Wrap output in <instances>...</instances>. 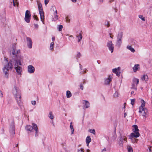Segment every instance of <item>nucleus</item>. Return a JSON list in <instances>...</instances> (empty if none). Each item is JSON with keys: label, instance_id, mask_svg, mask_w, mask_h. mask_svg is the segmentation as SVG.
Returning <instances> with one entry per match:
<instances>
[{"label": "nucleus", "instance_id": "nucleus-9", "mask_svg": "<svg viewBox=\"0 0 152 152\" xmlns=\"http://www.w3.org/2000/svg\"><path fill=\"white\" fill-rule=\"evenodd\" d=\"M6 64L4 65V66H6V68L9 69H12L13 67V64L12 61H10L9 63L7 59L4 60Z\"/></svg>", "mask_w": 152, "mask_h": 152}, {"label": "nucleus", "instance_id": "nucleus-35", "mask_svg": "<svg viewBox=\"0 0 152 152\" xmlns=\"http://www.w3.org/2000/svg\"><path fill=\"white\" fill-rule=\"evenodd\" d=\"M17 0H13V5L14 6H15L16 5H17V6H18V3L17 1Z\"/></svg>", "mask_w": 152, "mask_h": 152}, {"label": "nucleus", "instance_id": "nucleus-34", "mask_svg": "<svg viewBox=\"0 0 152 152\" xmlns=\"http://www.w3.org/2000/svg\"><path fill=\"white\" fill-rule=\"evenodd\" d=\"M135 137H133L132 140V139H131L132 142L133 143H136L137 142L138 140L137 139H135Z\"/></svg>", "mask_w": 152, "mask_h": 152}, {"label": "nucleus", "instance_id": "nucleus-26", "mask_svg": "<svg viewBox=\"0 0 152 152\" xmlns=\"http://www.w3.org/2000/svg\"><path fill=\"white\" fill-rule=\"evenodd\" d=\"M127 48L130 50L132 52L134 53L135 52V50L131 46H127Z\"/></svg>", "mask_w": 152, "mask_h": 152}, {"label": "nucleus", "instance_id": "nucleus-17", "mask_svg": "<svg viewBox=\"0 0 152 152\" xmlns=\"http://www.w3.org/2000/svg\"><path fill=\"white\" fill-rule=\"evenodd\" d=\"M35 68L31 65H29L28 67V71L30 73H32L34 72Z\"/></svg>", "mask_w": 152, "mask_h": 152}, {"label": "nucleus", "instance_id": "nucleus-19", "mask_svg": "<svg viewBox=\"0 0 152 152\" xmlns=\"http://www.w3.org/2000/svg\"><path fill=\"white\" fill-rule=\"evenodd\" d=\"M140 65L138 64H135L133 67V70L134 72H136L137 71H139L140 68Z\"/></svg>", "mask_w": 152, "mask_h": 152}, {"label": "nucleus", "instance_id": "nucleus-25", "mask_svg": "<svg viewBox=\"0 0 152 152\" xmlns=\"http://www.w3.org/2000/svg\"><path fill=\"white\" fill-rule=\"evenodd\" d=\"M58 16L57 15V11L56 10L55 12L54 13V18L53 19V21H55L58 19Z\"/></svg>", "mask_w": 152, "mask_h": 152}, {"label": "nucleus", "instance_id": "nucleus-29", "mask_svg": "<svg viewBox=\"0 0 152 152\" xmlns=\"http://www.w3.org/2000/svg\"><path fill=\"white\" fill-rule=\"evenodd\" d=\"M66 95L67 97L69 98L72 96V94L69 91H66Z\"/></svg>", "mask_w": 152, "mask_h": 152}, {"label": "nucleus", "instance_id": "nucleus-41", "mask_svg": "<svg viewBox=\"0 0 152 152\" xmlns=\"http://www.w3.org/2000/svg\"><path fill=\"white\" fill-rule=\"evenodd\" d=\"M78 152H84V149L80 148L78 149Z\"/></svg>", "mask_w": 152, "mask_h": 152}, {"label": "nucleus", "instance_id": "nucleus-13", "mask_svg": "<svg viewBox=\"0 0 152 152\" xmlns=\"http://www.w3.org/2000/svg\"><path fill=\"white\" fill-rule=\"evenodd\" d=\"M6 66H4L3 69V72L4 74V76L6 78H8L9 76V69L6 68Z\"/></svg>", "mask_w": 152, "mask_h": 152}, {"label": "nucleus", "instance_id": "nucleus-8", "mask_svg": "<svg viewBox=\"0 0 152 152\" xmlns=\"http://www.w3.org/2000/svg\"><path fill=\"white\" fill-rule=\"evenodd\" d=\"M31 18V14L30 12L28 10H27L25 13V20L27 23L30 22V20Z\"/></svg>", "mask_w": 152, "mask_h": 152}, {"label": "nucleus", "instance_id": "nucleus-22", "mask_svg": "<svg viewBox=\"0 0 152 152\" xmlns=\"http://www.w3.org/2000/svg\"><path fill=\"white\" fill-rule=\"evenodd\" d=\"M83 104H84L86 108H88L90 106V103L86 100H83Z\"/></svg>", "mask_w": 152, "mask_h": 152}, {"label": "nucleus", "instance_id": "nucleus-53", "mask_svg": "<svg viewBox=\"0 0 152 152\" xmlns=\"http://www.w3.org/2000/svg\"><path fill=\"white\" fill-rule=\"evenodd\" d=\"M134 93V91H132L131 92V94H133Z\"/></svg>", "mask_w": 152, "mask_h": 152}, {"label": "nucleus", "instance_id": "nucleus-52", "mask_svg": "<svg viewBox=\"0 0 152 152\" xmlns=\"http://www.w3.org/2000/svg\"><path fill=\"white\" fill-rule=\"evenodd\" d=\"M127 115V114H126V113H124V117H125Z\"/></svg>", "mask_w": 152, "mask_h": 152}, {"label": "nucleus", "instance_id": "nucleus-38", "mask_svg": "<svg viewBox=\"0 0 152 152\" xmlns=\"http://www.w3.org/2000/svg\"><path fill=\"white\" fill-rule=\"evenodd\" d=\"M65 19L66 22L69 23L70 22V20L69 19L68 17H66L65 18Z\"/></svg>", "mask_w": 152, "mask_h": 152}, {"label": "nucleus", "instance_id": "nucleus-40", "mask_svg": "<svg viewBox=\"0 0 152 152\" xmlns=\"http://www.w3.org/2000/svg\"><path fill=\"white\" fill-rule=\"evenodd\" d=\"M89 131L91 133H92L94 134H95V132L94 129H90V130Z\"/></svg>", "mask_w": 152, "mask_h": 152}, {"label": "nucleus", "instance_id": "nucleus-24", "mask_svg": "<svg viewBox=\"0 0 152 152\" xmlns=\"http://www.w3.org/2000/svg\"><path fill=\"white\" fill-rule=\"evenodd\" d=\"M133 128L132 130L133 132H136L137 131L139 132V130L137 125H134L133 126Z\"/></svg>", "mask_w": 152, "mask_h": 152}, {"label": "nucleus", "instance_id": "nucleus-27", "mask_svg": "<svg viewBox=\"0 0 152 152\" xmlns=\"http://www.w3.org/2000/svg\"><path fill=\"white\" fill-rule=\"evenodd\" d=\"M76 37L78 39V42H79L82 38V33H80L78 35H77Z\"/></svg>", "mask_w": 152, "mask_h": 152}, {"label": "nucleus", "instance_id": "nucleus-59", "mask_svg": "<svg viewBox=\"0 0 152 152\" xmlns=\"http://www.w3.org/2000/svg\"><path fill=\"white\" fill-rule=\"evenodd\" d=\"M103 150H104H104H105V151H106V150H105V149H104Z\"/></svg>", "mask_w": 152, "mask_h": 152}, {"label": "nucleus", "instance_id": "nucleus-46", "mask_svg": "<svg viewBox=\"0 0 152 152\" xmlns=\"http://www.w3.org/2000/svg\"><path fill=\"white\" fill-rule=\"evenodd\" d=\"M81 56V54L80 53H78L77 54V58H79Z\"/></svg>", "mask_w": 152, "mask_h": 152}, {"label": "nucleus", "instance_id": "nucleus-6", "mask_svg": "<svg viewBox=\"0 0 152 152\" xmlns=\"http://www.w3.org/2000/svg\"><path fill=\"white\" fill-rule=\"evenodd\" d=\"M18 64L21 65V64L20 61H16L15 65V69L16 70L17 73L19 74H20L22 70V68L20 66H18Z\"/></svg>", "mask_w": 152, "mask_h": 152}, {"label": "nucleus", "instance_id": "nucleus-51", "mask_svg": "<svg viewBox=\"0 0 152 152\" xmlns=\"http://www.w3.org/2000/svg\"><path fill=\"white\" fill-rule=\"evenodd\" d=\"M71 0L74 3L76 2L77 1V0Z\"/></svg>", "mask_w": 152, "mask_h": 152}, {"label": "nucleus", "instance_id": "nucleus-58", "mask_svg": "<svg viewBox=\"0 0 152 152\" xmlns=\"http://www.w3.org/2000/svg\"><path fill=\"white\" fill-rule=\"evenodd\" d=\"M110 37L111 38H113V37L111 36H110Z\"/></svg>", "mask_w": 152, "mask_h": 152}, {"label": "nucleus", "instance_id": "nucleus-32", "mask_svg": "<svg viewBox=\"0 0 152 152\" xmlns=\"http://www.w3.org/2000/svg\"><path fill=\"white\" fill-rule=\"evenodd\" d=\"M54 43L53 42H52L50 43V49L51 50H53V49Z\"/></svg>", "mask_w": 152, "mask_h": 152}, {"label": "nucleus", "instance_id": "nucleus-14", "mask_svg": "<svg viewBox=\"0 0 152 152\" xmlns=\"http://www.w3.org/2000/svg\"><path fill=\"white\" fill-rule=\"evenodd\" d=\"M26 38L28 46L29 48H31L32 47V40L31 38L28 37H27Z\"/></svg>", "mask_w": 152, "mask_h": 152}, {"label": "nucleus", "instance_id": "nucleus-45", "mask_svg": "<svg viewBox=\"0 0 152 152\" xmlns=\"http://www.w3.org/2000/svg\"><path fill=\"white\" fill-rule=\"evenodd\" d=\"M34 19H35L36 20H38V18H37V15H34Z\"/></svg>", "mask_w": 152, "mask_h": 152}, {"label": "nucleus", "instance_id": "nucleus-2", "mask_svg": "<svg viewBox=\"0 0 152 152\" xmlns=\"http://www.w3.org/2000/svg\"><path fill=\"white\" fill-rule=\"evenodd\" d=\"M12 93L15 96L17 102L19 104L20 102V91L19 88L15 86H14L12 89Z\"/></svg>", "mask_w": 152, "mask_h": 152}, {"label": "nucleus", "instance_id": "nucleus-20", "mask_svg": "<svg viewBox=\"0 0 152 152\" xmlns=\"http://www.w3.org/2000/svg\"><path fill=\"white\" fill-rule=\"evenodd\" d=\"M10 133L12 134H14L15 133L14 131V123H12L10 127Z\"/></svg>", "mask_w": 152, "mask_h": 152}, {"label": "nucleus", "instance_id": "nucleus-12", "mask_svg": "<svg viewBox=\"0 0 152 152\" xmlns=\"http://www.w3.org/2000/svg\"><path fill=\"white\" fill-rule=\"evenodd\" d=\"M139 82V79L136 78H134L133 80V84L132 85V88L135 89L136 91L137 88L136 86Z\"/></svg>", "mask_w": 152, "mask_h": 152}, {"label": "nucleus", "instance_id": "nucleus-16", "mask_svg": "<svg viewBox=\"0 0 152 152\" xmlns=\"http://www.w3.org/2000/svg\"><path fill=\"white\" fill-rule=\"evenodd\" d=\"M120 68L118 67L117 68L113 69L112 70V71L113 73L116 74V75L119 77L120 75L121 72L120 71Z\"/></svg>", "mask_w": 152, "mask_h": 152}, {"label": "nucleus", "instance_id": "nucleus-18", "mask_svg": "<svg viewBox=\"0 0 152 152\" xmlns=\"http://www.w3.org/2000/svg\"><path fill=\"white\" fill-rule=\"evenodd\" d=\"M112 79V77L111 76L109 75L108 78L105 79V84L106 85L109 84L110 82L111 81Z\"/></svg>", "mask_w": 152, "mask_h": 152}, {"label": "nucleus", "instance_id": "nucleus-47", "mask_svg": "<svg viewBox=\"0 0 152 152\" xmlns=\"http://www.w3.org/2000/svg\"><path fill=\"white\" fill-rule=\"evenodd\" d=\"M35 27L37 28H38V25L37 24H34V25Z\"/></svg>", "mask_w": 152, "mask_h": 152}, {"label": "nucleus", "instance_id": "nucleus-15", "mask_svg": "<svg viewBox=\"0 0 152 152\" xmlns=\"http://www.w3.org/2000/svg\"><path fill=\"white\" fill-rule=\"evenodd\" d=\"M20 51L19 50H17L15 48H13L12 50V53L14 55V57H16L19 56L20 54Z\"/></svg>", "mask_w": 152, "mask_h": 152}, {"label": "nucleus", "instance_id": "nucleus-1", "mask_svg": "<svg viewBox=\"0 0 152 152\" xmlns=\"http://www.w3.org/2000/svg\"><path fill=\"white\" fill-rule=\"evenodd\" d=\"M142 104L140 107L139 113L140 114L144 117L145 118H146L148 115V110L145 107V102L142 99L141 100Z\"/></svg>", "mask_w": 152, "mask_h": 152}, {"label": "nucleus", "instance_id": "nucleus-23", "mask_svg": "<svg viewBox=\"0 0 152 152\" xmlns=\"http://www.w3.org/2000/svg\"><path fill=\"white\" fill-rule=\"evenodd\" d=\"M142 80L146 81L148 80V77L147 75H144L141 77Z\"/></svg>", "mask_w": 152, "mask_h": 152}, {"label": "nucleus", "instance_id": "nucleus-21", "mask_svg": "<svg viewBox=\"0 0 152 152\" xmlns=\"http://www.w3.org/2000/svg\"><path fill=\"white\" fill-rule=\"evenodd\" d=\"M91 139L89 136H88L86 139V142L87 146H88L90 142L91 141Z\"/></svg>", "mask_w": 152, "mask_h": 152}, {"label": "nucleus", "instance_id": "nucleus-4", "mask_svg": "<svg viewBox=\"0 0 152 152\" xmlns=\"http://www.w3.org/2000/svg\"><path fill=\"white\" fill-rule=\"evenodd\" d=\"M125 134H124V133H121L120 134V136H119V140L118 141V144L119 146L121 147H122L123 145V143H124V141H126L127 142L126 140L127 138L126 137Z\"/></svg>", "mask_w": 152, "mask_h": 152}, {"label": "nucleus", "instance_id": "nucleus-33", "mask_svg": "<svg viewBox=\"0 0 152 152\" xmlns=\"http://www.w3.org/2000/svg\"><path fill=\"white\" fill-rule=\"evenodd\" d=\"M63 28V26L62 25H58V29L59 31H61L62 30Z\"/></svg>", "mask_w": 152, "mask_h": 152}, {"label": "nucleus", "instance_id": "nucleus-28", "mask_svg": "<svg viewBox=\"0 0 152 152\" xmlns=\"http://www.w3.org/2000/svg\"><path fill=\"white\" fill-rule=\"evenodd\" d=\"M48 117L51 119H53L54 118V115L52 112L50 111L49 112Z\"/></svg>", "mask_w": 152, "mask_h": 152}, {"label": "nucleus", "instance_id": "nucleus-3", "mask_svg": "<svg viewBox=\"0 0 152 152\" xmlns=\"http://www.w3.org/2000/svg\"><path fill=\"white\" fill-rule=\"evenodd\" d=\"M25 129L27 131L30 132H32L33 130H35L36 133L35 136L37 137L38 136L37 134L38 132V129L36 124L32 123V126L30 125H27L25 127Z\"/></svg>", "mask_w": 152, "mask_h": 152}, {"label": "nucleus", "instance_id": "nucleus-10", "mask_svg": "<svg viewBox=\"0 0 152 152\" xmlns=\"http://www.w3.org/2000/svg\"><path fill=\"white\" fill-rule=\"evenodd\" d=\"M140 135L139 132L138 131L136 132H133L131 133L129 136V138L132 140L133 137L137 138L139 137Z\"/></svg>", "mask_w": 152, "mask_h": 152}, {"label": "nucleus", "instance_id": "nucleus-57", "mask_svg": "<svg viewBox=\"0 0 152 152\" xmlns=\"http://www.w3.org/2000/svg\"><path fill=\"white\" fill-rule=\"evenodd\" d=\"M113 1H114V0H110V2H112Z\"/></svg>", "mask_w": 152, "mask_h": 152}, {"label": "nucleus", "instance_id": "nucleus-44", "mask_svg": "<svg viewBox=\"0 0 152 152\" xmlns=\"http://www.w3.org/2000/svg\"><path fill=\"white\" fill-rule=\"evenodd\" d=\"M31 104L33 105H35L36 104V101H31Z\"/></svg>", "mask_w": 152, "mask_h": 152}, {"label": "nucleus", "instance_id": "nucleus-43", "mask_svg": "<svg viewBox=\"0 0 152 152\" xmlns=\"http://www.w3.org/2000/svg\"><path fill=\"white\" fill-rule=\"evenodd\" d=\"M49 0H45V4L46 6L48 3L49 2Z\"/></svg>", "mask_w": 152, "mask_h": 152}, {"label": "nucleus", "instance_id": "nucleus-48", "mask_svg": "<svg viewBox=\"0 0 152 152\" xmlns=\"http://www.w3.org/2000/svg\"><path fill=\"white\" fill-rule=\"evenodd\" d=\"M80 88L82 90L83 89V86L82 84H80Z\"/></svg>", "mask_w": 152, "mask_h": 152}, {"label": "nucleus", "instance_id": "nucleus-30", "mask_svg": "<svg viewBox=\"0 0 152 152\" xmlns=\"http://www.w3.org/2000/svg\"><path fill=\"white\" fill-rule=\"evenodd\" d=\"M70 129H71V131L72 134H73V133L74 132V129L73 127V126L72 125V122H71L70 124Z\"/></svg>", "mask_w": 152, "mask_h": 152}, {"label": "nucleus", "instance_id": "nucleus-49", "mask_svg": "<svg viewBox=\"0 0 152 152\" xmlns=\"http://www.w3.org/2000/svg\"><path fill=\"white\" fill-rule=\"evenodd\" d=\"M0 93H1V97H3V95L2 92L1 91H0Z\"/></svg>", "mask_w": 152, "mask_h": 152}, {"label": "nucleus", "instance_id": "nucleus-50", "mask_svg": "<svg viewBox=\"0 0 152 152\" xmlns=\"http://www.w3.org/2000/svg\"><path fill=\"white\" fill-rule=\"evenodd\" d=\"M55 37H52V40L53 41H54L55 40Z\"/></svg>", "mask_w": 152, "mask_h": 152}, {"label": "nucleus", "instance_id": "nucleus-54", "mask_svg": "<svg viewBox=\"0 0 152 152\" xmlns=\"http://www.w3.org/2000/svg\"><path fill=\"white\" fill-rule=\"evenodd\" d=\"M87 152H90V150L89 149H87Z\"/></svg>", "mask_w": 152, "mask_h": 152}, {"label": "nucleus", "instance_id": "nucleus-42", "mask_svg": "<svg viewBox=\"0 0 152 152\" xmlns=\"http://www.w3.org/2000/svg\"><path fill=\"white\" fill-rule=\"evenodd\" d=\"M105 26H106L107 27H109L110 26V24L108 21H107L105 22Z\"/></svg>", "mask_w": 152, "mask_h": 152}, {"label": "nucleus", "instance_id": "nucleus-37", "mask_svg": "<svg viewBox=\"0 0 152 152\" xmlns=\"http://www.w3.org/2000/svg\"><path fill=\"white\" fill-rule=\"evenodd\" d=\"M139 17L142 20L145 21V19L144 17H143V16L141 15H139Z\"/></svg>", "mask_w": 152, "mask_h": 152}, {"label": "nucleus", "instance_id": "nucleus-39", "mask_svg": "<svg viewBox=\"0 0 152 152\" xmlns=\"http://www.w3.org/2000/svg\"><path fill=\"white\" fill-rule=\"evenodd\" d=\"M131 100V104L133 105L134 104V103L135 101V99H132Z\"/></svg>", "mask_w": 152, "mask_h": 152}, {"label": "nucleus", "instance_id": "nucleus-36", "mask_svg": "<svg viewBox=\"0 0 152 152\" xmlns=\"http://www.w3.org/2000/svg\"><path fill=\"white\" fill-rule=\"evenodd\" d=\"M113 96L115 98L117 97L118 96V93L117 91H116L113 95Z\"/></svg>", "mask_w": 152, "mask_h": 152}, {"label": "nucleus", "instance_id": "nucleus-55", "mask_svg": "<svg viewBox=\"0 0 152 152\" xmlns=\"http://www.w3.org/2000/svg\"><path fill=\"white\" fill-rule=\"evenodd\" d=\"M149 150L150 151V152H151V148H149Z\"/></svg>", "mask_w": 152, "mask_h": 152}, {"label": "nucleus", "instance_id": "nucleus-60", "mask_svg": "<svg viewBox=\"0 0 152 152\" xmlns=\"http://www.w3.org/2000/svg\"><path fill=\"white\" fill-rule=\"evenodd\" d=\"M103 150H104H104H105V151H106V150H105V149H104Z\"/></svg>", "mask_w": 152, "mask_h": 152}, {"label": "nucleus", "instance_id": "nucleus-11", "mask_svg": "<svg viewBox=\"0 0 152 152\" xmlns=\"http://www.w3.org/2000/svg\"><path fill=\"white\" fill-rule=\"evenodd\" d=\"M107 46L109 50L111 51V53L113 52L114 49V45L113 44L111 41H109L107 43Z\"/></svg>", "mask_w": 152, "mask_h": 152}, {"label": "nucleus", "instance_id": "nucleus-56", "mask_svg": "<svg viewBox=\"0 0 152 152\" xmlns=\"http://www.w3.org/2000/svg\"><path fill=\"white\" fill-rule=\"evenodd\" d=\"M80 67L81 69L82 68V66L80 64Z\"/></svg>", "mask_w": 152, "mask_h": 152}, {"label": "nucleus", "instance_id": "nucleus-7", "mask_svg": "<svg viewBox=\"0 0 152 152\" xmlns=\"http://www.w3.org/2000/svg\"><path fill=\"white\" fill-rule=\"evenodd\" d=\"M123 36L122 33L121 32L118 34L117 38V43L116 45L118 47H120L122 43V38Z\"/></svg>", "mask_w": 152, "mask_h": 152}, {"label": "nucleus", "instance_id": "nucleus-31", "mask_svg": "<svg viewBox=\"0 0 152 152\" xmlns=\"http://www.w3.org/2000/svg\"><path fill=\"white\" fill-rule=\"evenodd\" d=\"M127 149L128 152H132L133 150L132 147L130 146H128L127 147Z\"/></svg>", "mask_w": 152, "mask_h": 152}, {"label": "nucleus", "instance_id": "nucleus-5", "mask_svg": "<svg viewBox=\"0 0 152 152\" xmlns=\"http://www.w3.org/2000/svg\"><path fill=\"white\" fill-rule=\"evenodd\" d=\"M38 7L40 16L42 22L44 23V15L42 5L40 3H38Z\"/></svg>", "mask_w": 152, "mask_h": 152}, {"label": "nucleus", "instance_id": "nucleus-61", "mask_svg": "<svg viewBox=\"0 0 152 152\" xmlns=\"http://www.w3.org/2000/svg\"><path fill=\"white\" fill-rule=\"evenodd\" d=\"M103 0H102V1H103Z\"/></svg>", "mask_w": 152, "mask_h": 152}]
</instances>
